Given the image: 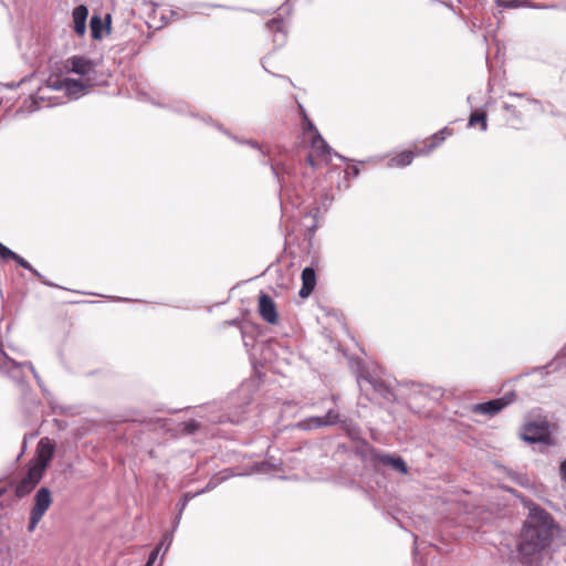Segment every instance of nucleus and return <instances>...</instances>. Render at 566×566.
Returning <instances> with one entry per match:
<instances>
[{"instance_id":"1","label":"nucleus","mask_w":566,"mask_h":566,"mask_svg":"<svg viewBox=\"0 0 566 566\" xmlns=\"http://www.w3.org/2000/svg\"><path fill=\"white\" fill-rule=\"evenodd\" d=\"M554 522L551 515L539 506H528V517L524 524L518 543V553L528 558L543 551L553 537Z\"/></svg>"},{"instance_id":"28","label":"nucleus","mask_w":566,"mask_h":566,"mask_svg":"<svg viewBox=\"0 0 566 566\" xmlns=\"http://www.w3.org/2000/svg\"><path fill=\"white\" fill-rule=\"evenodd\" d=\"M158 554H159V547H156V548L150 553L149 558H148V560H147V563H146V565H145V566H153V564L155 563V560H156V558H157Z\"/></svg>"},{"instance_id":"29","label":"nucleus","mask_w":566,"mask_h":566,"mask_svg":"<svg viewBox=\"0 0 566 566\" xmlns=\"http://www.w3.org/2000/svg\"><path fill=\"white\" fill-rule=\"evenodd\" d=\"M560 479L566 482V460L560 464Z\"/></svg>"},{"instance_id":"16","label":"nucleus","mask_w":566,"mask_h":566,"mask_svg":"<svg viewBox=\"0 0 566 566\" xmlns=\"http://www.w3.org/2000/svg\"><path fill=\"white\" fill-rule=\"evenodd\" d=\"M415 158V153L411 150H403L397 156L390 158L387 163L389 168H399L409 166Z\"/></svg>"},{"instance_id":"8","label":"nucleus","mask_w":566,"mask_h":566,"mask_svg":"<svg viewBox=\"0 0 566 566\" xmlns=\"http://www.w3.org/2000/svg\"><path fill=\"white\" fill-rule=\"evenodd\" d=\"M45 471L41 468H38L34 464H31L27 474L21 479V481L17 484L14 493L18 497H24L33 489L38 485V483L43 478Z\"/></svg>"},{"instance_id":"30","label":"nucleus","mask_w":566,"mask_h":566,"mask_svg":"<svg viewBox=\"0 0 566 566\" xmlns=\"http://www.w3.org/2000/svg\"><path fill=\"white\" fill-rule=\"evenodd\" d=\"M500 4L502 7H505V8H515V7H517V3L515 1H513V0L512 1H502V2H500Z\"/></svg>"},{"instance_id":"33","label":"nucleus","mask_w":566,"mask_h":566,"mask_svg":"<svg viewBox=\"0 0 566 566\" xmlns=\"http://www.w3.org/2000/svg\"><path fill=\"white\" fill-rule=\"evenodd\" d=\"M353 174H354V176H357V175H358V169H357V168H354V169H353Z\"/></svg>"},{"instance_id":"15","label":"nucleus","mask_w":566,"mask_h":566,"mask_svg":"<svg viewBox=\"0 0 566 566\" xmlns=\"http://www.w3.org/2000/svg\"><path fill=\"white\" fill-rule=\"evenodd\" d=\"M452 132L448 127L442 128L441 130L432 135L431 144L428 145L426 148L419 149L417 151V155H428L436 147H438L446 139L447 136H450Z\"/></svg>"},{"instance_id":"4","label":"nucleus","mask_w":566,"mask_h":566,"mask_svg":"<svg viewBox=\"0 0 566 566\" xmlns=\"http://www.w3.org/2000/svg\"><path fill=\"white\" fill-rule=\"evenodd\" d=\"M520 436L528 443L541 442L547 446L553 444L549 423L546 420L525 423L521 429Z\"/></svg>"},{"instance_id":"11","label":"nucleus","mask_w":566,"mask_h":566,"mask_svg":"<svg viewBox=\"0 0 566 566\" xmlns=\"http://www.w3.org/2000/svg\"><path fill=\"white\" fill-rule=\"evenodd\" d=\"M510 402L511 400H509L507 398H499L486 402L478 403L474 407V411L478 413L494 416L497 412H500L503 408H505Z\"/></svg>"},{"instance_id":"13","label":"nucleus","mask_w":566,"mask_h":566,"mask_svg":"<svg viewBox=\"0 0 566 566\" xmlns=\"http://www.w3.org/2000/svg\"><path fill=\"white\" fill-rule=\"evenodd\" d=\"M315 285H316V274H315L314 269L305 268L302 271V287L298 292V295L302 298L308 297L311 295V293L313 292V290L315 289Z\"/></svg>"},{"instance_id":"9","label":"nucleus","mask_w":566,"mask_h":566,"mask_svg":"<svg viewBox=\"0 0 566 566\" xmlns=\"http://www.w3.org/2000/svg\"><path fill=\"white\" fill-rule=\"evenodd\" d=\"M259 312L265 322L270 324H275L277 322L276 306L268 294L262 293L259 296Z\"/></svg>"},{"instance_id":"26","label":"nucleus","mask_w":566,"mask_h":566,"mask_svg":"<svg viewBox=\"0 0 566 566\" xmlns=\"http://www.w3.org/2000/svg\"><path fill=\"white\" fill-rule=\"evenodd\" d=\"M199 427V423L195 420H191V421H188L185 423V430L188 432V433H192L195 432Z\"/></svg>"},{"instance_id":"31","label":"nucleus","mask_w":566,"mask_h":566,"mask_svg":"<svg viewBox=\"0 0 566 566\" xmlns=\"http://www.w3.org/2000/svg\"><path fill=\"white\" fill-rule=\"evenodd\" d=\"M180 517H181V513L179 512L178 515L176 516V520H175L174 531L177 528V526L179 524V521H180Z\"/></svg>"},{"instance_id":"10","label":"nucleus","mask_w":566,"mask_h":566,"mask_svg":"<svg viewBox=\"0 0 566 566\" xmlns=\"http://www.w3.org/2000/svg\"><path fill=\"white\" fill-rule=\"evenodd\" d=\"M53 453L54 446L51 443V441L46 438L41 439L39 442V454L33 464L45 471L53 457Z\"/></svg>"},{"instance_id":"12","label":"nucleus","mask_w":566,"mask_h":566,"mask_svg":"<svg viewBox=\"0 0 566 566\" xmlns=\"http://www.w3.org/2000/svg\"><path fill=\"white\" fill-rule=\"evenodd\" d=\"M88 17V10L85 6H77L72 12L73 29L80 36L86 32V20Z\"/></svg>"},{"instance_id":"19","label":"nucleus","mask_w":566,"mask_h":566,"mask_svg":"<svg viewBox=\"0 0 566 566\" xmlns=\"http://www.w3.org/2000/svg\"><path fill=\"white\" fill-rule=\"evenodd\" d=\"M92 38L99 40L103 36L104 23L97 15H93L90 23Z\"/></svg>"},{"instance_id":"6","label":"nucleus","mask_w":566,"mask_h":566,"mask_svg":"<svg viewBox=\"0 0 566 566\" xmlns=\"http://www.w3.org/2000/svg\"><path fill=\"white\" fill-rule=\"evenodd\" d=\"M94 85L90 83V80L55 78L50 82L49 87L64 90L71 98L76 99L86 94L87 90Z\"/></svg>"},{"instance_id":"34","label":"nucleus","mask_w":566,"mask_h":566,"mask_svg":"<svg viewBox=\"0 0 566 566\" xmlns=\"http://www.w3.org/2000/svg\"><path fill=\"white\" fill-rule=\"evenodd\" d=\"M504 107H505V109H507V111H511V108H512L509 104H505V105H504Z\"/></svg>"},{"instance_id":"27","label":"nucleus","mask_w":566,"mask_h":566,"mask_svg":"<svg viewBox=\"0 0 566 566\" xmlns=\"http://www.w3.org/2000/svg\"><path fill=\"white\" fill-rule=\"evenodd\" d=\"M171 542H172V535L170 534V535L165 536L163 542L157 547H159V551H160L161 547L165 545V552H166L169 548V546L171 545Z\"/></svg>"},{"instance_id":"35","label":"nucleus","mask_w":566,"mask_h":566,"mask_svg":"<svg viewBox=\"0 0 566 566\" xmlns=\"http://www.w3.org/2000/svg\"><path fill=\"white\" fill-rule=\"evenodd\" d=\"M38 97H39V98H41V99H44V98H45V96H44V95H38Z\"/></svg>"},{"instance_id":"21","label":"nucleus","mask_w":566,"mask_h":566,"mask_svg":"<svg viewBox=\"0 0 566 566\" xmlns=\"http://www.w3.org/2000/svg\"><path fill=\"white\" fill-rule=\"evenodd\" d=\"M216 485H217V483H214V482H212V481H211V482H209V483L207 484V486H206L205 489H202V490H200V491L196 492L195 494H191V493H186V494H184V496L181 497V500H180V502H179V506H180V507H179V511H180V513H182V511H184V510H185V507L187 506L188 502H189L192 497H195V496H197V495H200V494H202V493H205V492H207V491L212 490Z\"/></svg>"},{"instance_id":"32","label":"nucleus","mask_w":566,"mask_h":566,"mask_svg":"<svg viewBox=\"0 0 566 566\" xmlns=\"http://www.w3.org/2000/svg\"><path fill=\"white\" fill-rule=\"evenodd\" d=\"M511 96H516V97H522L523 94H520V93H510Z\"/></svg>"},{"instance_id":"7","label":"nucleus","mask_w":566,"mask_h":566,"mask_svg":"<svg viewBox=\"0 0 566 566\" xmlns=\"http://www.w3.org/2000/svg\"><path fill=\"white\" fill-rule=\"evenodd\" d=\"M65 67L69 72L78 74L82 80H90V83L96 84L95 63L84 56H72L66 60Z\"/></svg>"},{"instance_id":"3","label":"nucleus","mask_w":566,"mask_h":566,"mask_svg":"<svg viewBox=\"0 0 566 566\" xmlns=\"http://www.w3.org/2000/svg\"><path fill=\"white\" fill-rule=\"evenodd\" d=\"M52 493L48 488H40L30 510L28 531L33 532L52 504Z\"/></svg>"},{"instance_id":"24","label":"nucleus","mask_w":566,"mask_h":566,"mask_svg":"<svg viewBox=\"0 0 566 566\" xmlns=\"http://www.w3.org/2000/svg\"><path fill=\"white\" fill-rule=\"evenodd\" d=\"M321 420L323 421L324 427H329L340 422V416L337 411L331 409L324 417H321Z\"/></svg>"},{"instance_id":"23","label":"nucleus","mask_w":566,"mask_h":566,"mask_svg":"<svg viewBox=\"0 0 566 566\" xmlns=\"http://www.w3.org/2000/svg\"><path fill=\"white\" fill-rule=\"evenodd\" d=\"M384 462L401 473H407V464L401 458L387 457L384 459Z\"/></svg>"},{"instance_id":"18","label":"nucleus","mask_w":566,"mask_h":566,"mask_svg":"<svg viewBox=\"0 0 566 566\" xmlns=\"http://www.w3.org/2000/svg\"><path fill=\"white\" fill-rule=\"evenodd\" d=\"M324 427L323 421L321 420V417H308L306 419H303L296 423V428L302 430H313L317 428Z\"/></svg>"},{"instance_id":"2","label":"nucleus","mask_w":566,"mask_h":566,"mask_svg":"<svg viewBox=\"0 0 566 566\" xmlns=\"http://www.w3.org/2000/svg\"><path fill=\"white\" fill-rule=\"evenodd\" d=\"M301 115L306 128L313 134L312 136V154L308 155L307 160L312 167H316V163L314 161V155L322 157L324 160L328 161L329 156L332 154L331 147L326 144V142L322 138L318 130L314 126V124L308 118L304 107L298 105Z\"/></svg>"},{"instance_id":"20","label":"nucleus","mask_w":566,"mask_h":566,"mask_svg":"<svg viewBox=\"0 0 566 566\" xmlns=\"http://www.w3.org/2000/svg\"><path fill=\"white\" fill-rule=\"evenodd\" d=\"M20 266H22L23 269L30 271L33 275H35L36 277H39L41 280V282L45 285H50V286H53V284L46 282L44 280V277L42 276V274L36 270L34 269L27 260H24L22 256H20L19 254L15 255V258L13 259Z\"/></svg>"},{"instance_id":"17","label":"nucleus","mask_w":566,"mask_h":566,"mask_svg":"<svg viewBox=\"0 0 566 566\" xmlns=\"http://www.w3.org/2000/svg\"><path fill=\"white\" fill-rule=\"evenodd\" d=\"M358 385L361 390H367V385L370 386L376 392H379L380 395H385L387 391L386 386L377 379H371L368 377H360L358 378Z\"/></svg>"},{"instance_id":"5","label":"nucleus","mask_w":566,"mask_h":566,"mask_svg":"<svg viewBox=\"0 0 566 566\" xmlns=\"http://www.w3.org/2000/svg\"><path fill=\"white\" fill-rule=\"evenodd\" d=\"M25 369H29L40 380L31 363H17L0 348V370L7 373L14 381L22 382Z\"/></svg>"},{"instance_id":"14","label":"nucleus","mask_w":566,"mask_h":566,"mask_svg":"<svg viewBox=\"0 0 566 566\" xmlns=\"http://www.w3.org/2000/svg\"><path fill=\"white\" fill-rule=\"evenodd\" d=\"M271 32H274L273 42L277 45H283L286 41L285 24L282 19H272L266 24Z\"/></svg>"},{"instance_id":"25","label":"nucleus","mask_w":566,"mask_h":566,"mask_svg":"<svg viewBox=\"0 0 566 566\" xmlns=\"http://www.w3.org/2000/svg\"><path fill=\"white\" fill-rule=\"evenodd\" d=\"M15 255H17L15 252H13L12 250H10L9 248H7L6 245H3L0 242V258H2L4 260H8V259L13 260L15 258Z\"/></svg>"},{"instance_id":"22","label":"nucleus","mask_w":566,"mask_h":566,"mask_svg":"<svg viewBox=\"0 0 566 566\" xmlns=\"http://www.w3.org/2000/svg\"><path fill=\"white\" fill-rule=\"evenodd\" d=\"M476 124L481 125V130L485 132L488 129V119L484 113L474 112L471 114L469 126H475Z\"/></svg>"}]
</instances>
